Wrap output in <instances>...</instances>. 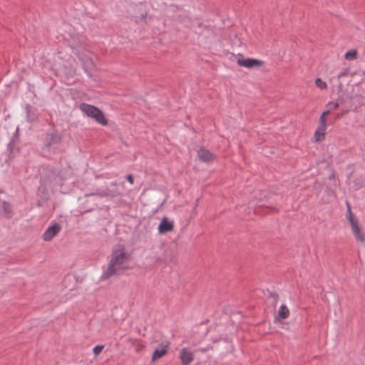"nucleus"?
Instances as JSON below:
<instances>
[{"label":"nucleus","instance_id":"nucleus-1","mask_svg":"<svg viewBox=\"0 0 365 365\" xmlns=\"http://www.w3.org/2000/svg\"><path fill=\"white\" fill-rule=\"evenodd\" d=\"M130 254L125 248L119 245L113 249L107 269L103 272L101 279L106 280L112 276L120 274L130 267Z\"/></svg>","mask_w":365,"mask_h":365},{"label":"nucleus","instance_id":"nucleus-2","mask_svg":"<svg viewBox=\"0 0 365 365\" xmlns=\"http://www.w3.org/2000/svg\"><path fill=\"white\" fill-rule=\"evenodd\" d=\"M79 109L86 116L93 118L97 123L106 125L108 120L103 112L94 106L83 103L79 106Z\"/></svg>","mask_w":365,"mask_h":365},{"label":"nucleus","instance_id":"nucleus-3","mask_svg":"<svg viewBox=\"0 0 365 365\" xmlns=\"http://www.w3.org/2000/svg\"><path fill=\"white\" fill-rule=\"evenodd\" d=\"M347 205V211H346V218L350 224L352 233L356 238V240L362 243H365V234L361 230V227L360 226L358 219L355 217V215L352 213L351 207L348 202H346Z\"/></svg>","mask_w":365,"mask_h":365},{"label":"nucleus","instance_id":"nucleus-4","mask_svg":"<svg viewBox=\"0 0 365 365\" xmlns=\"http://www.w3.org/2000/svg\"><path fill=\"white\" fill-rule=\"evenodd\" d=\"M61 141V136L56 131L48 133L44 140V146L48 150H53V151L56 152Z\"/></svg>","mask_w":365,"mask_h":365},{"label":"nucleus","instance_id":"nucleus-5","mask_svg":"<svg viewBox=\"0 0 365 365\" xmlns=\"http://www.w3.org/2000/svg\"><path fill=\"white\" fill-rule=\"evenodd\" d=\"M61 230V227L58 223H54L48 227L42 235L43 240L46 242L51 241L60 232Z\"/></svg>","mask_w":365,"mask_h":365},{"label":"nucleus","instance_id":"nucleus-6","mask_svg":"<svg viewBox=\"0 0 365 365\" xmlns=\"http://www.w3.org/2000/svg\"><path fill=\"white\" fill-rule=\"evenodd\" d=\"M237 63L239 66L247 68L259 67L263 64V62L262 61L255 59V58H246V59L238 58L237 60Z\"/></svg>","mask_w":365,"mask_h":365},{"label":"nucleus","instance_id":"nucleus-7","mask_svg":"<svg viewBox=\"0 0 365 365\" xmlns=\"http://www.w3.org/2000/svg\"><path fill=\"white\" fill-rule=\"evenodd\" d=\"M174 228V223L173 221H168L166 217H163L158 225V232L163 234L170 232Z\"/></svg>","mask_w":365,"mask_h":365},{"label":"nucleus","instance_id":"nucleus-8","mask_svg":"<svg viewBox=\"0 0 365 365\" xmlns=\"http://www.w3.org/2000/svg\"><path fill=\"white\" fill-rule=\"evenodd\" d=\"M179 358L183 365H189L194 359L193 354L187 349H182L179 354Z\"/></svg>","mask_w":365,"mask_h":365},{"label":"nucleus","instance_id":"nucleus-9","mask_svg":"<svg viewBox=\"0 0 365 365\" xmlns=\"http://www.w3.org/2000/svg\"><path fill=\"white\" fill-rule=\"evenodd\" d=\"M120 195V192L116 190L107 189L106 190H103V191H100V192L88 193V194H86V196L96 195V196H99L101 197H118Z\"/></svg>","mask_w":365,"mask_h":365},{"label":"nucleus","instance_id":"nucleus-10","mask_svg":"<svg viewBox=\"0 0 365 365\" xmlns=\"http://www.w3.org/2000/svg\"><path fill=\"white\" fill-rule=\"evenodd\" d=\"M197 156L201 161L205 163L212 162L215 158L214 155L205 148H200L197 152Z\"/></svg>","mask_w":365,"mask_h":365},{"label":"nucleus","instance_id":"nucleus-11","mask_svg":"<svg viewBox=\"0 0 365 365\" xmlns=\"http://www.w3.org/2000/svg\"><path fill=\"white\" fill-rule=\"evenodd\" d=\"M74 53L78 56L79 60L82 62L83 68L86 72H88V70H91L93 67V63L92 59L88 56H81L78 53L74 52Z\"/></svg>","mask_w":365,"mask_h":365},{"label":"nucleus","instance_id":"nucleus-12","mask_svg":"<svg viewBox=\"0 0 365 365\" xmlns=\"http://www.w3.org/2000/svg\"><path fill=\"white\" fill-rule=\"evenodd\" d=\"M168 351V346L166 345H162L160 349H157L154 351L153 356H152V360L155 361L161 357H163Z\"/></svg>","mask_w":365,"mask_h":365},{"label":"nucleus","instance_id":"nucleus-13","mask_svg":"<svg viewBox=\"0 0 365 365\" xmlns=\"http://www.w3.org/2000/svg\"><path fill=\"white\" fill-rule=\"evenodd\" d=\"M327 125H319L314 133L316 141H321L324 138Z\"/></svg>","mask_w":365,"mask_h":365},{"label":"nucleus","instance_id":"nucleus-14","mask_svg":"<svg viewBox=\"0 0 365 365\" xmlns=\"http://www.w3.org/2000/svg\"><path fill=\"white\" fill-rule=\"evenodd\" d=\"M278 315L282 319L288 318L289 315V310L286 305L282 304L279 307L278 310Z\"/></svg>","mask_w":365,"mask_h":365},{"label":"nucleus","instance_id":"nucleus-15","mask_svg":"<svg viewBox=\"0 0 365 365\" xmlns=\"http://www.w3.org/2000/svg\"><path fill=\"white\" fill-rule=\"evenodd\" d=\"M2 209L4 213V215L7 218H10L12 216V207L10 203L7 202H3Z\"/></svg>","mask_w":365,"mask_h":365},{"label":"nucleus","instance_id":"nucleus-16","mask_svg":"<svg viewBox=\"0 0 365 365\" xmlns=\"http://www.w3.org/2000/svg\"><path fill=\"white\" fill-rule=\"evenodd\" d=\"M357 51L356 49H351L346 52L344 58L347 61H353L356 58Z\"/></svg>","mask_w":365,"mask_h":365},{"label":"nucleus","instance_id":"nucleus-17","mask_svg":"<svg viewBox=\"0 0 365 365\" xmlns=\"http://www.w3.org/2000/svg\"><path fill=\"white\" fill-rule=\"evenodd\" d=\"M315 85L320 89H326L327 87V84L325 81H322L321 78H318L315 80Z\"/></svg>","mask_w":365,"mask_h":365},{"label":"nucleus","instance_id":"nucleus-18","mask_svg":"<svg viewBox=\"0 0 365 365\" xmlns=\"http://www.w3.org/2000/svg\"><path fill=\"white\" fill-rule=\"evenodd\" d=\"M327 106L329 108V110H335L339 107V103L336 102H329L327 105Z\"/></svg>","mask_w":365,"mask_h":365},{"label":"nucleus","instance_id":"nucleus-19","mask_svg":"<svg viewBox=\"0 0 365 365\" xmlns=\"http://www.w3.org/2000/svg\"><path fill=\"white\" fill-rule=\"evenodd\" d=\"M104 346H102V345H98V346H96L94 348H93V354L97 356L98 355L101 351L103 349Z\"/></svg>","mask_w":365,"mask_h":365},{"label":"nucleus","instance_id":"nucleus-20","mask_svg":"<svg viewBox=\"0 0 365 365\" xmlns=\"http://www.w3.org/2000/svg\"><path fill=\"white\" fill-rule=\"evenodd\" d=\"M348 73H349V70L348 69H344V71H341L340 73H338L337 78L340 79L342 77H344V76H347Z\"/></svg>","mask_w":365,"mask_h":365},{"label":"nucleus","instance_id":"nucleus-21","mask_svg":"<svg viewBox=\"0 0 365 365\" xmlns=\"http://www.w3.org/2000/svg\"><path fill=\"white\" fill-rule=\"evenodd\" d=\"M319 120V125H327L326 117L324 115L321 114Z\"/></svg>","mask_w":365,"mask_h":365},{"label":"nucleus","instance_id":"nucleus-22","mask_svg":"<svg viewBox=\"0 0 365 365\" xmlns=\"http://www.w3.org/2000/svg\"><path fill=\"white\" fill-rule=\"evenodd\" d=\"M126 179L131 184L133 185V182H134V179H133V177L132 175H128L126 176Z\"/></svg>","mask_w":365,"mask_h":365},{"label":"nucleus","instance_id":"nucleus-23","mask_svg":"<svg viewBox=\"0 0 365 365\" xmlns=\"http://www.w3.org/2000/svg\"><path fill=\"white\" fill-rule=\"evenodd\" d=\"M210 346H207V347H205V348H199L197 351H200L202 353H205L207 351H208L210 349Z\"/></svg>","mask_w":365,"mask_h":365},{"label":"nucleus","instance_id":"nucleus-24","mask_svg":"<svg viewBox=\"0 0 365 365\" xmlns=\"http://www.w3.org/2000/svg\"><path fill=\"white\" fill-rule=\"evenodd\" d=\"M330 110H325L324 111L322 115H324L325 117L327 116V115H328L329 113Z\"/></svg>","mask_w":365,"mask_h":365},{"label":"nucleus","instance_id":"nucleus-25","mask_svg":"<svg viewBox=\"0 0 365 365\" xmlns=\"http://www.w3.org/2000/svg\"><path fill=\"white\" fill-rule=\"evenodd\" d=\"M112 185H116V183H115V182H113V183H112Z\"/></svg>","mask_w":365,"mask_h":365}]
</instances>
